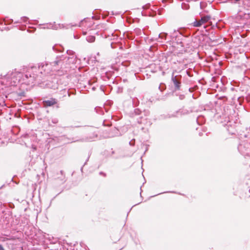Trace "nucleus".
I'll return each mask as SVG.
<instances>
[{"label": "nucleus", "mask_w": 250, "mask_h": 250, "mask_svg": "<svg viewBox=\"0 0 250 250\" xmlns=\"http://www.w3.org/2000/svg\"><path fill=\"white\" fill-rule=\"evenodd\" d=\"M60 173L61 175V177H58V179H60L62 183H63L65 181V175H64L63 171L62 170H61Z\"/></svg>", "instance_id": "1a4fd4ad"}, {"label": "nucleus", "mask_w": 250, "mask_h": 250, "mask_svg": "<svg viewBox=\"0 0 250 250\" xmlns=\"http://www.w3.org/2000/svg\"><path fill=\"white\" fill-rule=\"evenodd\" d=\"M143 114V112L139 109L136 108L134 109V116L141 115V116L139 117V118H136V120H137V122L139 124H145V123L146 122V118L145 119L143 118V117L142 116Z\"/></svg>", "instance_id": "0eeeda50"}, {"label": "nucleus", "mask_w": 250, "mask_h": 250, "mask_svg": "<svg viewBox=\"0 0 250 250\" xmlns=\"http://www.w3.org/2000/svg\"><path fill=\"white\" fill-rule=\"evenodd\" d=\"M166 34H165V33H160L159 35V39H166Z\"/></svg>", "instance_id": "dca6fc26"}, {"label": "nucleus", "mask_w": 250, "mask_h": 250, "mask_svg": "<svg viewBox=\"0 0 250 250\" xmlns=\"http://www.w3.org/2000/svg\"><path fill=\"white\" fill-rule=\"evenodd\" d=\"M86 40L89 42H93L95 40V37L94 36H88L86 37Z\"/></svg>", "instance_id": "9d476101"}, {"label": "nucleus", "mask_w": 250, "mask_h": 250, "mask_svg": "<svg viewBox=\"0 0 250 250\" xmlns=\"http://www.w3.org/2000/svg\"><path fill=\"white\" fill-rule=\"evenodd\" d=\"M100 174L103 175L104 176H106V174L104 173L103 172H100Z\"/></svg>", "instance_id": "5701e85b"}, {"label": "nucleus", "mask_w": 250, "mask_h": 250, "mask_svg": "<svg viewBox=\"0 0 250 250\" xmlns=\"http://www.w3.org/2000/svg\"><path fill=\"white\" fill-rule=\"evenodd\" d=\"M67 54L69 56V57L75 56L74 52L71 50H67Z\"/></svg>", "instance_id": "f8f14e48"}, {"label": "nucleus", "mask_w": 250, "mask_h": 250, "mask_svg": "<svg viewBox=\"0 0 250 250\" xmlns=\"http://www.w3.org/2000/svg\"><path fill=\"white\" fill-rule=\"evenodd\" d=\"M65 59V57L63 55L58 56L52 62L42 63L38 67L31 66L28 69L25 77L27 79H30L29 82L40 81L43 76L50 74L51 72L59 71L60 68H62Z\"/></svg>", "instance_id": "f257e3e1"}, {"label": "nucleus", "mask_w": 250, "mask_h": 250, "mask_svg": "<svg viewBox=\"0 0 250 250\" xmlns=\"http://www.w3.org/2000/svg\"><path fill=\"white\" fill-rule=\"evenodd\" d=\"M21 22H23L27 23V21H28V18L26 17H23L21 18Z\"/></svg>", "instance_id": "ddd939ff"}, {"label": "nucleus", "mask_w": 250, "mask_h": 250, "mask_svg": "<svg viewBox=\"0 0 250 250\" xmlns=\"http://www.w3.org/2000/svg\"><path fill=\"white\" fill-rule=\"evenodd\" d=\"M181 76L180 75L174 76L173 73L171 77V80L175 86V89L179 90L181 86Z\"/></svg>", "instance_id": "423d86ee"}, {"label": "nucleus", "mask_w": 250, "mask_h": 250, "mask_svg": "<svg viewBox=\"0 0 250 250\" xmlns=\"http://www.w3.org/2000/svg\"><path fill=\"white\" fill-rule=\"evenodd\" d=\"M21 23V20L15 22V23Z\"/></svg>", "instance_id": "4be33fe9"}, {"label": "nucleus", "mask_w": 250, "mask_h": 250, "mask_svg": "<svg viewBox=\"0 0 250 250\" xmlns=\"http://www.w3.org/2000/svg\"><path fill=\"white\" fill-rule=\"evenodd\" d=\"M43 26L41 28L43 29H53L54 30H58L59 29H63V28H66L68 29L70 27L76 26V25H72L71 24H56V23L54 22V23H48L44 24H40V26Z\"/></svg>", "instance_id": "f03ea898"}, {"label": "nucleus", "mask_w": 250, "mask_h": 250, "mask_svg": "<svg viewBox=\"0 0 250 250\" xmlns=\"http://www.w3.org/2000/svg\"><path fill=\"white\" fill-rule=\"evenodd\" d=\"M65 57V59L63 61V62H64V61L68 62V63H74L76 62V57L75 56L68 57L67 58L66 57Z\"/></svg>", "instance_id": "6e6552de"}, {"label": "nucleus", "mask_w": 250, "mask_h": 250, "mask_svg": "<svg viewBox=\"0 0 250 250\" xmlns=\"http://www.w3.org/2000/svg\"><path fill=\"white\" fill-rule=\"evenodd\" d=\"M83 34L84 35H85V34H86L85 32H83Z\"/></svg>", "instance_id": "a878e982"}, {"label": "nucleus", "mask_w": 250, "mask_h": 250, "mask_svg": "<svg viewBox=\"0 0 250 250\" xmlns=\"http://www.w3.org/2000/svg\"><path fill=\"white\" fill-rule=\"evenodd\" d=\"M129 145L131 146H133L135 144V140H131L129 143Z\"/></svg>", "instance_id": "a211bd4d"}, {"label": "nucleus", "mask_w": 250, "mask_h": 250, "mask_svg": "<svg viewBox=\"0 0 250 250\" xmlns=\"http://www.w3.org/2000/svg\"><path fill=\"white\" fill-rule=\"evenodd\" d=\"M112 130H113V131H114V132H115V134L114 135H110V137H114V136H115L117 135L118 133V130L116 128H113V129H112Z\"/></svg>", "instance_id": "f3484780"}, {"label": "nucleus", "mask_w": 250, "mask_h": 250, "mask_svg": "<svg viewBox=\"0 0 250 250\" xmlns=\"http://www.w3.org/2000/svg\"><path fill=\"white\" fill-rule=\"evenodd\" d=\"M52 122L54 124H57L58 122V120L57 119L55 118V119H52Z\"/></svg>", "instance_id": "6ab92c4d"}, {"label": "nucleus", "mask_w": 250, "mask_h": 250, "mask_svg": "<svg viewBox=\"0 0 250 250\" xmlns=\"http://www.w3.org/2000/svg\"><path fill=\"white\" fill-rule=\"evenodd\" d=\"M159 42H161V43H162V42H162V41H159Z\"/></svg>", "instance_id": "bb28decb"}, {"label": "nucleus", "mask_w": 250, "mask_h": 250, "mask_svg": "<svg viewBox=\"0 0 250 250\" xmlns=\"http://www.w3.org/2000/svg\"><path fill=\"white\" fill-rule=\"evenodd\" d=\"M241 147H242V146H241V145H240V146H239L238 148H239V149H240V150H241Z\"/></svg>", "instance_id": "b1692460"}, {"label": "nucleus", "mask_w": 250, "mask_h": 250, "mask_svg": "<svg viewBox=\"0 0 250 250\" xmlns=\"http://www.w3.org/2000/svg\"><path fill=\"white\" fill-rule=\"evenodd\" d=\"M13 21L12 19H9L7 20H4L5 24H10Z\"/></svg>", "instance_id": "2eb2a0df"}, {"label": "nucleus", "mask_w": 250, "mask_h": 250, "mask_svg": "<svg viewBox=\"0 0 250 250\" xmlns=\"http://www.w3.org/2000/svg\"><path fill=\"white\" fill-rule=\"evenodd\" d=\"M46 85H47L48 87H50V88H54V89L55 88V86H51L49 85V84L48 83H46Z\"/></svg>", "instance_id": "aec40b11"}, {"label": "nucleus", "mask_w": 250, "mask_h": 250, "mask_svg": "<svg viewBox=\"0 0 250 250\" xmlns=\"http://www.w3.org/2000/svg\"><path fill=\"white\" fill-rule=\"evenodd\" d=\"M134 32L138 35H141L142 31L141 29L139 28H136L134 29Z\"/></svg>", "instance_id": "4468645a"}, {"label": "nucleus", "mask_w": 250, "mask_h": 250, "mask_svg": "<svg viewBox=\"0 0 250 250\" xmlns=\"http://www.w3.org/2000/svg\"><path fill=\"white\" fill-rule=\"evenodd\" d=\"M0 250H5L1 244H0Z\"/></svg>", "instance_id": "412c9836"}, {"label": "nucleus", "mask_w": 250, "mask_h": 250, "mask_svg": "<svg viewBox=\"0 0 250 250\" xmlns=\"http://www.w3.org/2000/svg\"><path fill=\"white\" fill-rule=\"evenodd\" d=\"M210 16L207 15L201 17L200 20H195L193 23V25L195 27H200L202 25L208 23L210 20Z\"/></svg>", "instance_id": "20e7f679"}, {"label": "nucleus", "mask_w": 250, "mask_h": 250, "mask_svg": "<svg viewBox=\"0 0 250 250\" xmlns=\"http://www.w3.org/2000/svg\"><path fill=\"white\" fill-rule=\"evenodd\" d=\"M22 74L20 72H14L11 73V74H8L7 77H11V79L13 80V85H16L17 82H19L20 79L21 78V76Z\"/></svg>", "instance_id": "39448f33"}, {"label": "nucleus", "mask_w": 250, "mask_h": 250, "mask_svg": "<svg viewBox=\"0 0 250 250\" xmlns=\"http://www.w3.org/2000/svg\"><path fill=\"white\" fill-rule=\"evenodd\" d=\"M150 51H152V52L153 51H152V47H150Z\"/></svg>", "instance_id": "393cba45"}, {"label": "nucleus", "mask_w": 250, "mask_h": 250, "mask_svg": "<svg viewBox=\"0 0 250 250\" xmlns=\"http://www.w3.org/2000/svg\"><path fill=\"white\" fill-rule=\"evenodd\" d=\"M83 167H82L81 168V170H83Z\"/></svg>", "instance_id": "cd10ccee"}, {"label": "nucleus", "mask_w": 250, "mask_h": 250, "mask_svg": "<svg viewBox=\"0 0 250 250\" xmlns=\"http://www.w3.org/2000/svg\"><path fill=\"white\" fill-rule=\"evenodd\" d=\"M249 150H250V148H249Z\"/></svg>", "instance_id": "c85d7f7f"}, {"label": "nucleus", "mask_w": 250, "mask_h": 250, "mask_svg": "<svg viewBox=\"0 0 250 250\" xmlns=\"http://www.w3.org/2000/svg\"><path fill=\"white\" fill-rule=\"evenodd\" d=\"M58 103V101L57 99L53 98H51L48 99L43 100L42 101V106L45 108L52 106L54 105H56L57 108H59L60 106Z\"/></svg>", "instance_id": "7ed1b4c3"}, {"label": "nucleus", "mask_w": 250, "mask_h": 250, "mask_svg": "<svg viewBox=\"0 0 250 250\" xmlns=\"http://www.w3.org/2000/svg\"><path fill=\"white\" fill-rule=\"evenodd\" d=\"M189 5L188 4H187V3H183L182 4V8L183 9H185V10H187L189 8Z\"/></svg>", "instance_id": "9b49d317"}]
</instances>
